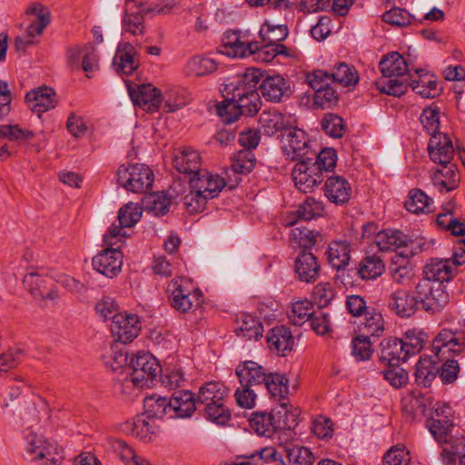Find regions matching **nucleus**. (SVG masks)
<instances>
[{"mask_svg":"<svg viewBox=\"0 0 465 465\" xmlns=\"http://www.w3.org/2000/svg\"><path fill=\"white\" fill-rule=\"evenodd\" d=\"M262 77V71L248 68L242 74L228 79L221 92L223 97L235 99L242 115L251 116L258 113L262 102L257 85Z\"/></svg>","mask_w":465,"mask_h":465,"instance_id":"nucleus-1","label":"nucleus"},{"mask_svg":"<svg viewBox=\"0 0 465 465\" xmlns=\"http://www.w3.org/2000/svg\"><path fill=\"white\" fill-rule=\"evenodd\" d=\"M189 184L190 192L183 197V203L193 213L203 211L207 202L217 197L226 183L219 174L203 169L190 177Z\"/></svg>","mask_w":465,"mask_h":465,"instance_id":"nucleus-2","label":"nucleus"},{"mask_svg":"<svg viewBox=\"0 0 465 465\" xmlns=\"http://www.w3.org/2000/svg\"><path fill=\"white\" fill-rule=\"evenodd\" d=\"M227 389L219 382L210 381L198 391L197 405L207 419L218 425L225 424L231 418L230 410L225 406Z\"/></svg>","mask_w":465,"mask_h":465,"instance_id":"nucleus-3","label":"nucleus"},{"mask_svg":"<svg viewBox=\"0 0 465 465\" xmlns=\"http://www.w3.org/2000/svg\"><path fill=\"white\" fill-rule=\"evenodd\" d=\"M171 306L176 311L186 313L194 311L203 302V292L194 288L186 278H174L167 287Z\"/></svg>","mask_w":465,"mask_h":465,"instance_id":"nucleus-4","label":"nucleus"},{"mask_svg":"<svg viewBox=\"0 0 465 465\" xmlns=\"http://www.w3.org/2000/svg\"><path fill=\"white\" fill-rule=\"evenodd\" d=\"M414 293L421 308L432 314L441 312L450 302L446 286L437 281L420 279L415 285Z\"/></svg>","mask_w":465,"mask_h":465,"instance_id":"nucleus-5","label":"nucleus"},{"mask_svg":"<svg viewBox=\"0 0 465 465\" xmlns=\"http://www.w3.org/2000/svg\"><path fill=\"white\" fill-rule=\"evenodd\" d=\"M153 173L143 163L121 165L117 171L120 186L134 193H145L153 183Z\"/></svg>","mask_w":465,"mask_h":465,"instance_id":"nucleus-6","label":"nucleus"},{"mask_svg":"<svg viewBox=\"0 0 465 465\" xmlns=\"http://www.w3.org/2000/svg\"><path fill=\"white\" fill-rule=\"evenodd\" d=\"M28 16L29 25L26 29L27 38L17 37L15 39V47L17 50L25 49L33 45V40L36 35H42L44 29L49 25L51 15L49 9L40 3L30 5L25 11Z\"/></svg>","mask_w":465,"mask_h":465,"instance_id":"nucleus-7","label":"nucleus"},{"mask_svg":"<svg viewBox=\"0 0 465 465\" xmlns=\"http://www.w3.org/2000/svg\"><path fill=\"white\" fill-rule=\"evenodd\" d=\"M310 140L306 133L299 128H289L282 138V150L284 155L292 160H312L308 157Z\"/></svg>","mask_w":465,"mask_h":465,"instance_id":"nucleus-8","label":"nucleus"},{"mask_svg":"<svg viewBox=\"0 0 465 465\" xmlns=\"http://www.w3.org/2000/svg\"><path fill=\"white\" fill-rule=\"evenodd\" d=\"M131 374L139 387L150 386L162 371V368L150 353H137L130 361Z\"/></svg>","mask_w":465,"mask_h":465,"instance_id":"nucleus-9","label":"nucleus"},{"mask_svg":"<svg viewBox=\"0 0 465 465\" xmlns=\"http://www.w3.org/2000/svg\"><path fill=\"white\" fill-rule=\"evenodd\" d=\"M142 216L141 208L133 203H126L118 213V224L113 223L108 232L104 235L105 245H115L120 237H125L124 228H130L137 223Z\"/></svg>","mask_w":465,"mask_h":465,"instance_id":"nucleus-10","label":"nucleus"},{"mask_svg":"<svg viewBox=\"0 0 465 465\" xmlns=\"http://www.w3.org/2000/svg\"><path fill=\"white\" fill-rule=\"evenodd\" d=\"M288 412L289 405L286 402H282L281 410L274 413L254 412L250 419L251 427L259 435L271 436L278 429L291 427L287 420H281L282 413L288 420Z\"/></svg>","mask_w":465,"mask_h":465,"instance_id":"nucleus-11","label":"nucleus"},{"mask_svg":"<svg viewBox=\"0 0 465 465\" xmlns=\"http://www.w3.org/2000/svg\"><path fill=\"white\" fill-rule=\"evenodd\" d=\"M464 348V333L451 329L441 330L432 343V351L439 361H442L447 354H460Z\"/></svg>","mask_w":465,"mask_h":465,"instance_id":"nucleus-12","label":"nucleus"},{"mask_svg":"<svg viewBox=\"0 0 465 465\" xmlns=\"http://www.w3.org/2000/svg\"><path fill=\"white\" fill-rule=\"evenodd\" d=\"M426 424L438 442H449L450 429L453 426L451 408L446 404L436 403Z\"/></svg>","mask_w":465,"mask_h":465,"instance_id":"nucleus-13","label":"nucleus"},{"mask_svg":"<svg viewBox=\"0 0 465 465\" xmlns=\"http://www.w3.org/2000/svg\"><path fill=\"white\" fill-rule=\"evenodd\" d=\"M110 330L117 342L125 344L133 341L141 331L139 318L135 314L127 312L114 314Z\"/></svg>","mask_w":465,"mask_h":465,"instance_id":"nucleus-14","label":"nucleus"},{"mask_svg":"<svg viewBox=\"0 0 465 465\" xmlns=\"http://www.w3.org/2000/svg\"><path fill=\"white\" fill-rule=\"evenodd\" d=\"M261 95L269 102L281 103L290 98L292 94L291 84L282 75H265L258 84Z\"/></svg>","mask_w":465,"mask_h":465,"instance_id":"nucleus-15","label":"nucleus"},{"mask_svg":"<svg viewBox=\"0 0 465 465\" xmlns=\"http://www.w3.org/2000/svg\"><path fill=\"white\" fill-rule=\"evenodd\" d=\"M24 283L27 286L35 300L55 302L59 293L53 288V281L39 272H27L24 277Z\"/></svg>","mask_w":465,"mask_h":465,"instance_id":"nucleus-16","label":"nucleus"},{"mask_svg":"<svg viewBox=\"0 0 465 465\" xmlns=\"http://www.w3.org/2000/svg\"><path fill=\"white\" fill-rule=\"evenodd\" d=\"M113 246L107 245L105 250L93 259L94 269L109 278L116 276L123 265V254L119 251V246Z\"/></svg>","mask_w":465,"mask_h":465,"instance_id":"nucleus-17","label":"nucleus"},{"mask_svg":"<svg viewBox=\"0 0 465 465\" xmlns=\"http://www.w3.org/2000/svg\"><path fill=\"white\" fill-rule=\"evenodd\" d=\"M309 161H300L292 171V177L296 187L305 193L322 182V173L317 170V166L312 163H310Z\"/></svg>","mask_w":465,"mask_h":465,"instance_id":"nucleus-18","label":"nucleus"},{"mask_svg":"<svg viewBox=\"0 0 465 465\" xmlns=\"http://www.w3.org/2000/svg\"><path fill=\"white\" fill-rule=\"evenodd\" d=\"M430 160L440 165L451 163L455 151L452 142L447 134L432 135L428 143Z\"/></svg>","mask_w":465,"mask_h":465,"instance_id":"nucleus-19","label":"nucleus"},{"mask_svg":"<svg viewBox=\"0 0 465 465\" xmlns=\"http://www.w3.org/2000/svg\"><path fill=\"white\" fill-rule=\"evenodd\" d=\"M323 193L330 203L343 205L350 201L352 188L344 177L331 175L325 181Z\"/></svg>","mask_w":465,"mask_h":465,"instance_id":"nucleus-20","label":"nucleus"},{"mask_svg":"<svg viewBox=\"0 0 465 465\" xmlns=\"http://www.w3.org/2000/svg\"><path fill=\"white\" fill-rule=\"evenodd\" d=\"M129 94L134 104L150 113L156 112L162 103L160 90L152 84H142L136 89H129Z\"/></svg>","mask_w":465,"mask_h":465,"instance_id":"nucleus-21","label":"nucleus"},{"mask_svg":"<svg viewBox=\"0 0 465 465\" xmlns=\"http://www.w3.org/2000/svg\"><path fill=\"white\" fill-rule=\"evenodd\" d=\"M418 304L415 293L411 295L402 289L394 291L388 300L389 308L401 318L413 315L418 310Z\"/></svg>","mask_w":465,"mask_h":465,"instance_id":"nucleus-22","label":"nucleus"},{"mask_svg":"<svg viewBox=\"0 0 465 465\" xmlns=\"http://www.w3.org/2000/svg\"><path fill=\"white\" fill-rule=\"evenodd\" d=\"M295 272L300 281L314 282L321 273V266L316 256L310 252H302L295 259Z\"/></svg>","mask_w":465,"mask_h":465,"instance_id":"nucleus-23","label":"nucleus"},{"mask_svg":"<svg viewBox=\"0 0 465 465\" xmlns=\"http://www.w3.org/2000/svg\"><path fill=\"white\" fill-rule=\"evenodd\" d=\"M25 101L30 109L37 114L54 108L57 104L54 90L47 86L28 92L25 95Z\"/></svg>","mask_w":465,"mask_h":465,"instance_id":"nucleus-24","label":"nucleus"},{"mask_svg":"<svg viewBox=\"0 0 465 465\" xmlns=\"http://www.w3.org/2000/svg\"><path fill=\"white\" fill-rule=\"evenodd\" d=\"M456 275L451 260L447 259H430L423 268V277L432 281H437L444 284L450 281Z\"/></svg>","mask_w":465,"mask_h":465,"instance_id":"nucleus-25","label":"nucleus"},{"mask_svg":"<svg viewBox=\"0 0 465 465\" xmlns=\"http://www.w3.org/2000/svg\"><path fill=\"white\" fill-rule=\"evenodd\" d=\"M169 400L171 414L177 418H187L193 415L198 408L197 399L188 391H175Z\"/></svg>","mask_w":465,"mask_h":465,"instance_id":"nucleus-26","label":"nucleus"},{"mask_svg":"<svg viewBox=\"0 0 465 465\" xmlns=\"http://www.w3.org/2000/svg\"><path fill=\"white\" fill-rule=\"evenodd\" d=\"M431 182L440 193L455 190L460 184V174L456 165L453 163L441 165L433 173Z\"/></svg>","mask_w":465,"mask_h":465,"instance_id":"nucleus-27","label":"nucleus"},{"mask_svg":"<svg viewBox=\"0 0 465 465\" xmlns=\"http://www.w3.org/2000/svg\"><path fill=\"white\" fill-rule=\"evenodd\" d=\"M380 361L386 365L400 364L409 358V351H405L399 338L391 337L381 342Z\"/></svg>","mask_w":465,"mask_h":465,"instance_id":"nucleus-28","label":"nucleus"},{"mask_svg":"<svg viewBox=\"0 0 465 465\" xmlns=\"http://www.w3.org/2000/svg\"><path fill=\"white\" fill-rule=\"evenodd\" d=\"M173 164L179 173L192 176H195L196 173L203 170L200 154L192 148L177 151L173 155Z\"/></svg>","mask_w":465,"mask_h":465,"instance_id":"nucleus-29","label":"nucleus"},{"mask_svg":"<svg viewBox=\"0 0 465 465\" xmlns=\"http://www.w3.org/2000/svg\"><path fill=\"white\" fill-rule=\"evenodd\" d=\"M235 373L241 386L261 385L267 375L264 368L252 361H246L238 364Z\"/></svg>","mask_w":465,"mask_h":465,"instance_id":"nucleus-30","label":"nucleus"},{"mask_svg":"<svg viewBox=\"0 0 465 465\" xmlns=\"http://www.w3.org/2000/svg\"><path fill=\"white\" fill-rule=\"evenodd\" d=\"M266 339L270 350L282 356L291 351L294 344L292 332L285 326H278L272 329L268 332Z\"/></svg>","mask_w":465,"mask_h":465,"instance_id":"nucleus-31","label":"nucleus"},{"mask_svg":"<svg viewBox=\"0 0 465 465\" xmlns=\"http://www.w3.org/2000/svg\"><path fill=\"white\" fill-rule=\"evenodd\" d=\"M439 361L433 356L422 355L415 367V381L422 387H430L439 373Z\"/></svg>","mask_w":465,"mask_h":465,"instance_id":"nucleus-32","label":"nucleus"},{"mask_svg":"<svg viewBox=\"0 0 465 465\" xmlns=\"http://www.w3.org/2000/svg\"><path fill=\"white\" fill-rule=\"evenodd\" d=\"M113 64L118 73L125 75L132 74L139 65L134 46L129 43L120 45L114 57Z\"/></svg>","mask_w":465,"mask_h":465,"instance_id":"nucleus-33","label":"nucleus"},{"mask_svg":"<svg viewBox=\"0 0 465 465\" xmlns=\"http://www.w3.org/2000/svg\"><path fill=\"white\" fill-rule=\"evenodd\" d=\"M409 242H411L403 232L389 229L378 232L373 240V242L382 252L397 251L400 248L406 247Z\"/></svg>","mask_w":465,"mask_h":465,"instance_id":"nucleus-34","label":"nucleus"},{"mask_svg":"<svg viewBox=\"0 0 465 465\" xmlns=\"http://www.w3.org/2000/svg\"><path fill=\"white\" fill-rule=\"evenodd\" d=\"M259 124L264 134L272 136L278 132L288 130L290 122L282 113L276 110H268L260 114Z\"/></svg>","mask_w":465,"mask_h":465,"instance_id":"nucleus-35","label":"nucleus"},{"mask_svg":"<svg viewBox=\"0 0 465 465\" xmlns=\"http://www.w3.org/2000/svg\"><path fill=\"white\" fill-rule=\"evenodd\" d=\"M350 252V243L343 240L331 242L326 251L329 263L338 271L345 269L349 264Z\"/></svg>","mask_w":465,"mask_h":465,"instance_id":"nucleus-36","label":"nucleus"},{"mask_svg":"<svg viewBox=\"0 0 465 465\" xmlns=\"http://www.w3.org/2000/svg\"><path fill=\"white\" fill-rule=\"evenodd\" d=\"M380 69L384 78L403 76L410 71L405 59L397 52L385 55L380 62Z\"/></svg>","mask_w":465,"mask_h":465,"instance_id":"nucleus-37","label":"nucleus"},{"mask_svg":"<svg viewBox=\"0 0 465 465\" xmlns=\"http://www.w3.org/2000/svg\"><path fill=\"white\" fill-rule=\"evenodd\" d=\"M404 206L415 214L428 213L432 211L433 200L420 189L414 188L409 192Z\"/></svg>","mask_w":465,"mask_h":465,"instance_id":"nucleus-38","label":"nucleus"},{"mask_svg":"<svg viewBox=\"0 0 465 465\" xmlns=\"http://www.w3.org/2000/svg\"><path fill=\"white\" fill-rule=\"evenodd\" d=\"M144 412L148 420L162 419L165 415L173 418L169 407V400L166 397L151 395L143 400Z\"/></svg>","mask_w":465,"mask_h":465,"instance_id":"nucleus-39","label":"nucleus"},{"mask_svg":"<svg viewBox=\"0 0 465 465\" xmlns=\"http://www.w3.org/2000/svg\"><path fill=\"white\" fill-rule=\"evenodd\" d=\"M236 334L245 340H258L262 334V325L260 321L251 314L242 313L237 319Z\"/></svg>","mask_w":465,"mask_h":465,"instance_id":"nucleus-40","label":"nucleus"},{"mask_svg":"<svg viewBox=\"0 0 465 465\" xmlns=\"http://www.w3.org/2000/svg\"><path fill=\"white\" fill-rule=\"evenodd\" d=\"M284 452L286 461L282 460L281 465H313L315 461L313 452L304 446L285 447Z\"/></svg>","mask_w":465,"mask_h":465,"instance_id":"nucleus-41","label":"nucleus"},{"mask_svg":"<svg viewBox=\"0 0 465 465\" xmlns=\"http://www.w3.org/2000/svg\"><path fill=\"white\" fill-rule=\"evenodd\" d=\"M271 397L277 401L285 400L289 394L288 379L278 372L268 373L263 381Z\"/></svg>","mask_w":465,"mask_h":465,"instance_id":"nucleus-42","label":"nucleus"},{"mask_svg":"<svg viewBox=\"0 0 465 465\" xmlns=\"http://www.w3.org/2000/svg\"><path fill=\"white\" fill-rule=\"evenodd\" d=\"M331 74L332 82L346 87H355L360 79L357 70L346 63L336 64Z\"/></svg>","mask_w":465,"mask_h":465,"instance_id":"nucleus-43","label":"nucleus"},{"mask_svg":"<svg viewBox=\"0 0 465 465\" xmlns=\"http://www.w3.org/2000/svg\"><path fill=\"white\" fill-rule=\"evenodd\" d=\"M231 168L234 173L247 174L256 164L254 153L251 150H240L231 157Z\"/></svg>","mask_w":465,"mask_h":465,"instance_id":"nucleus-44","label":"nucleus"},{"mask_svg":"<svg viewBox=\"0 0 465 465\" xmlns=\"http://www.w3.org/2000/svg\"><path fill=\"white\" fill-rule=\"evenodd\" d=\"M259 35L265 45H274V44L280 43L287 37L288 28L285 25H274L265 21L260 29Z\"/></svg>","mask_w":465,"mask_h":465,"instance_id":"nucleus-45","label":"nucleus"},{"mask_svg":"<svg viewBox=\"0 0 465 465\" xmlns=\"http://www.w3.org/2000/svg\"><path fill=\"white\" fill-rule=\"evenodd\" d=\"M143 205L155 216L164 215L169 211L171 199L163 193H152L144 196Z\"/></svg>","mask_w":465,"mask_h":465,"instance_id":"nucleus-46","label":"nucleus"},{"mask_svg":"<svg viewBox=\"0 0 465 465\" xmlns=\"http://www.w3.org/2000/svg\"><path fill=\"white\" fill-rule=\"evenodd\" d=\"M314 312L315 311L311 302L308 300L297 301L292 303L288 318L292 324L301 326L307 321H310Z\"/></svg>","mask_w":465,"mask_h":465,"instance_id":"nucleus-47","label":"nucleus"},{"mask_svg":"<svg viewBox=\"0 0 465 465\" xmlns=\"http://www.w3.org/2000/svg\"><path fill=\"white\" fill-rule=\"evenodd\" d=\"M123 344L120 342L113 344L110 350L103 356L104 365L114 371L127 364V352L124 350Z\"/></svg>","mask_w":465,"mask_h":465,"instance_id":"nucleus-48","label":"nucleus"},{"mask_svg":"<svg viewBox=\"0 0 465 465\" xmlns=\"http://www.w3.org/2000/svg\"><path fill=\"white\" fill-rule=\"evenodd\" d=\"M320 234L305 227H294L290 232V242L293 247L311 248Z\"/></svg>","mask_w":465,"mask_h":465,"instance_id":"nucleus-49","label":"nucleus"},{"mask_svg":"<svg viewBox=\"0 0 465 465\" xmlns=\"http://www.w3.org/2000/svg\"><path fill=\"white\" fill-rule=\"evenodd\" d=\"M156 431L153 420H148L145 415L137 416L133 422L132 433L144 441H150Z\"/></svg>","mask_w":465,"mask_h":465,"instance_id":"nucleus-50","label":"nucleus"},{"mask_svg":"<svg viewBox=\"0 0 465 465\" xmlns=\"http://www.w3.org/2000/svg\"><path fill=\"white\" fill-rule=\"evenodd\" d=\"M384 271L382 261L375 256H368L361 261L359 267V274L362 279L373 280L381 275Z\"/></svg>","mask_w":465,"mask_h":465,"instance_id":"nucleus-51","label":"nucleus"},{"mask_svg":"<svg viewBox=\"0 0 465 465\" xmlns=\"http://www.w3.org/2000/svg\"><path fill=\"white\" fill-rule=\"evenodd\" d=\"M187 72L195 76H203L212 74L217 69L216 62L209 57L193 56L187 63Z\"/></svg>","mask_w":465,"mask_h":465,"instance_id":"nucleus-52","label":"nucleus"},{"mask_svg":"<svg viewBox=\"0 0 465 465\" xmlns=\"http://www.w3.org/2000/svg\"><path fill=\"white\" fill-rule=\"evenodd\" d=\"M324 212L322 202L314 198H307L297 209L296 215L299 220L311 221L321 216Z\"/></svg>","mask_w":465,"mask_h":465,"instance_id":"nucleus-53","label":"nucleus"},{"mask_svg":"<svg viewBox=\"0 0 465 465\" xmlns=\"http://www.w3.org/2000/svg\"><path fill=\"white\" fill-rule=\"evenodd\" d=\"M363 330L371 336H380L383 331L384 321L381 313L371 307L364 314Z\"/></svg>","mask_w":465,"mask_h":465,"instance_id":"nucleus-54","label":"nucleus"},{"mask_svg":"<svg viewBox=\"0 0 465 465\" xmlns=\"http://www.w3.org/2000/svg\"><path fill=\"white\" fill-rule=\"evenodd\" d=\"M322 129L333 138H341L345 131L343 119L335 114H326L321 122Z\"/></svg>","mask_w":465,"mask_h":465,"instance_id":"nucleus-55","label":"nucleus"},{"mask_svg":"<svg viewBox=\"0 0 465 465\" xmlns=\"http://www.w3.org/2000/svg\"><path fill=\"white\" fill-rule=\"evenodd\" d=\"M217 114L226 124L235 122L240 115L241 111L235 99L223 97V100L216 105Z\"/></svg>","mask_w":465,"mask_h":465,"instance_id":"nucleus-56","label":"nucleus"},{"mask_svg":"<svg viewBox=\"0 0 465 465\" xmlns=\"http://www.w3.org/2000/svg\"><path fill=\"white\" fill-rule=\"evenodd\" d=\"M423 128L431 136L440 134V109L437 106L426 107L420 117Z\"/></svg>","mask_w":465,"mask_h":465,"instance_id":"nucleus-57","label":"nucleus"},{"mask_svg":"<svg viewBox=\"0 0 465 465\" xmlns=\"http://www.w3.org/2000/svg\"><path fill=\"white\" fill-rule=\"evenodd\" d=\"M262 45L258 42L247 43L239 37L237 43H235L233 46L230 47L228 51H225L224 54L233 58H243L262 51Z\"/></svg>","mask_w":465,"mask_h":465,"instance_id":"nucleus-58","label":"nucleus"},{"mask_svg":"<svg viewBox=\"0 0 465 465\" xmlns=\"http://www.w3.org/2000/svg\"><path fill=\"white\" fill-rule=\"evenodd\" d=\"M377 86L381 93L392 96H401L405 94L409 84L407 81L391 77L380 80L377 83Z\"/></svg>","mask_w":465,"mask_h":465,"instance_id":"nucleus-59","label":"nucleus"},{"mask_svg":"<svg viewBox=\"0 0 465 465\" xmlns=\"http://www.w3.org/2000/svg\"><path fill=\"white\" fill-rule=\"evenodd\" d=\"M387 368L381 371L383 378L394 388H401L408 382L407 371L399 364L386 365Z\"/></svg>","mask_w":465,"mask_h":465,"instance_id":"nucleus-60","label":"nucleus"},{"mask_svg":"<svg viewBox=\"0 0 465 465\" xmlns=\"http://www.w3.org/2000/svg\"><path fill=\"white\" fill-rule=\"evenodd\" d=\"M143 12L125 14L122 21V28L133 35H142L144 30Z\"/></svg>","mask_w":465,"mask_h":465,"instance_id":"nucleus-61","label":"nucleus"},{"mask_svg":"<svg viewBox=\"0 0 465 465\" xmlns=\"http://www.w3.org/2000/svg\"><path fill=\"white\" fill-rule=\"evenodd\" d=\"M339 100L337 92L330 85L317 90L313 97V104L317 108L327 109L334 106Z\"/></svg>","mask_w":465,"mask_h":465,"instance_id":"nucleus-62","label":"nucleus"},{"mask_svg":"<svg viewBox=\"0 0 465 465\" xmlns=\"http://www.w3.org/2000/svg\"><path fill=\"white\" fill-rule=\"evenodd\" d=\"M337 162V154L334 149L332 148H324L322 149L317 155L315 162L312 163L313 165L317 166V170L322 173L323 171L330 172L331 171Z\"/></svg>","mask_w":465,"mask_h":465,"instance_id":"nucleus-63","label":"nucleus"},{"mask_svg":"<svg viewBox=\"0 0 465 465\" xmlns=\"http://www.w3.org/2000/svg\"><path fill=\"white\" fill-rule=\"evenodd\" d=\"M410 453L405 448L392 447L383 457V465H409Z\"/></svg>","mask_w":465,"mask_h":465,"instance_id":"nucleus-64","label":"nucleus"}]
</instances>
